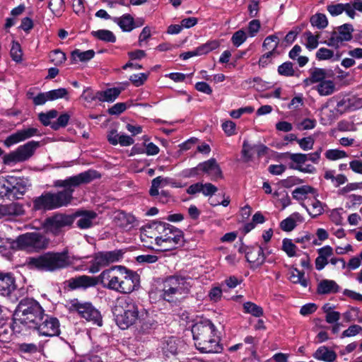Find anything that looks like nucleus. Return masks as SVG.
I'll return each mask as SVG.
<instances>
[{"label": "nucleus", "instance_id": "f257e3e1", "mask_svg": "<svg viewBox=\"0 0 362 362\" xmlns=\"http://www.w3.org/2000/svg\"><path fill=\"white\" fill-rule=\"evenodd\" d=\"M101 177L98 170L89 169L78 175L68 177L65 180H57L54 182V187L64 189L57 192H44L41 195L34 197L32 200V211L45 213L67 206L74 199L75 188L81 185L89 184Z\"/></svg>", "mask_w": 362, "mask_h": 362}, {"label": "nucleus", "instance_id": "f03ea898", "mask_svg": "<svg viewBox=\"0 0 362 362\" xmlns=\"http://www.w3.org/2000/svg\"><path fill=\"white\" fill-rule=\"evenodd\" d=\"M98 285L103 288L122 293H130L140 283V276L134 271L122 265L112 266L103 270L98 276H95Z\"/></svg>", "mask_w": 362, "mask_h": 362}, {"label": "nucleus", "instance_id": "7ed1b4c3", "mask_svg": "<svg viewBox=\"0 0 362 362\" xmlns=\"http://www.w3.org/2000/svg\"><path fill=\"white\" fill-rule=\"evenodd\" d=\"M45 310L34 298H25L20 300L15 311L11 328L21 335L30 334L33 329L44 317Z\"/></svg>", "mask_w": 362, "mask_h": 362}, {"label": "nucleus", "instance_id": "20e7f679", "mask_svg": "<svg viewBox=\"0 0 362 362\" xmlns=\"http://www.w3.org/2000/svg\"><path fill=\"white\" fill-rule=\"evenodd\" d=\"M193 339L197 348L203 353H219L222 346L216 336L214 325L208 320L194 324L192 327Z\"/></svg>", "mask_w": 362, "mask_h": 362}, {"label": "nucleus", "instance_id": "39448f33", "mask_svg": "<svg viewBox=\"0 0 362 362\" xmlns=\"http://www.w3.org/2000/svg\"><path fill=\"white\" fill-rule=\"evenodd\" d=\"M71 264L68 250L62 252H47L37 257H28L27 260L30 269L47 272L65 269Z\"/></svg>", "mask_w": 362, "mask_h": 362}, {"label": "nucleus", "instance_id": "423d86ee", "mask_svg": "<svg viewBox=\"0 0 362 362\" xmlns=\"http://www.w3.org/2000/svg\"><path fill=\"white\" fill-rule=\"evenodd\" d=\"M112 313L117 325L121 329H127L140 320L139 305L129 296L116 300Z\"/></svg>", "mask_w": 362, "mask_h": 362}, {"label": "nucleus", "instance_id": "0eeeda50", "mask_svg": "<svg viewBox=\"0 0 362 362\" xmlns=\"http://www.w3.org/2000/svg\"><path fill=\"white\" fill-rule=\"evenodd\" d=\"M49 243V239L44 235L37 232H30L18 235L11 243V247L20 250L40 252L46 249Z\"/></svg>", "mask_w": 362, "mask_h": 362}, {"label": "nucleus", "instance_id": "6e6552de", "mask_svg": "<svg viewBox=\"0 0 362 362\" xmlns=\"http://www.w3.org/2000/svg\"><path fill=\"white\" fill-rule=\"evenodd\" d=\"M190 287L186 278L169 276L163 281V299L170 303L175 302L178 296L187 294Z\"/></svg>", "mask_w": 362, "mask_h": 362}, {"label": "nucleus", "instance_id": "1a4fd4ad", "mask_svg": "<svg viewBox=\"0 0 362 362\" xmlns=\"http://www.w3.org/2000/svg\"><path fill=\"white\" fill-rule=\"evenodd\" d=\"M182 236V230L168 223L160 222V252L175 249L181 243Z\"/></svg>", "mask_w": 362, "mask_h": 362}, {"label": "nucleus", "instance_id": "9d476101", "mask_svg": "<svg viewBox=\"0 0 362 362\" xmlns=\"http://www.w3.org/2000/svg\"><path fill=\"white\" fill-rule=\"evenodd\" d=\"M40 143L35 141H30L23 145L19 146L15 151L6 153L3 157V163L10 165L29 160L35 153Z\"/></svg>", "mask_w": 362, "mask_h": 362}, {"label": "nucleus", "instance_id": "9b49d317", "mask_svg": "<svg viewBox=\"0 0 362 362\" xmlns=\"http://www.w3.org/2000/svg\"><path fill=\"white\" fill-rule=\"evenodd\" d=\"M70 304L71 310L77 312L80 317L98 327L103 325L100 312L90 302H81L77 298H74L71 300Z\"/></svg>", "mask_w": 362, "mask_h": 362}, {"label": "nucleus", "instance_id": "f8f14e48", "mask_svg": "<svg viewBox=\"0 0 362 362\" xmlns=\"http://www.w3.org/2000/svg\"><path fill=\"white\" fill-rule=\"evenodd\" d=\"M60 323L59 320L44 313V317L37 325L33 329L32 332H37L40 335L45 337L59 336L61 333Z\"/></svg>", "mask_w": 362, "mask_h": 362}, {"label": "nucleus", "instance_id": "ddd939ff", "mask_svg": "<svg viewBox=\"0 0 362 362\" xmlns=\"http://www.w3.org/2000/svg\"><path fill=\"white\" fill-rule=\"evenodd\" d=\"M74 222V216L66 214H56L46 218L45 228L47 231L58 235L62 228L69 226Z\"/></svg>", "mask_w": 362, "mask_h": 362}, {"label": "nucleus", "instance_id": "4468645a", "mask_svg": "<svg viewBox=\"0 0 362 362\" xmlns=\"http://www.w3.org/2000/svg\"><path fill=\"white\" fill-rule=\"evenodd\" d=\"M66 286L71 291L77 289L86 290L98 285L96 278L93 276L79 275L71 277L64 282Z\"/></svg>", "mask_w": 362, "mask_h": 362}, {"label": "nucleus", "instance_id": "2eb2a0df", "mask_svg": "<svg viewBox=\"0 0 362 362\" xmlns=\"http://www.w3.org/2000/svg\"><path fill=\"white\" fill-rule=\"evenodd\" d=\"M289 156L292 163L289 165L290 168L297 170L305 173H313L316 168L310 164L303 165L307 162V156L305 153H286Z\"/></svg>", "mask_w": 362, "mask_h": 362}, {"label": "nucleus", "instance_id": "dca6fc26", "mask_svg": "<svg viewBox=\"0 0 362 362\" xmlns=\"http://www.w3.org/2000/svg\"><path fill=\"white\" fill-rule=\"evenodd\" d=\"M16 288L17 285L13 274L0 272V295L9 297Z\"/></svg>", "mask_w": 362, "mask_h": 362}, {"label": "nucleus", "instance_id": "f3484780", "mask_svg": "<svg viewBox=\"0 0 362 362\" xmlns=\"http://www.w3.org/2000/svg\"><path fill=\"white\" fill-rule=\"evenodd\" d=\"M199 168L204 173L210 177L211 180L216 181L223 177L222 171L215 158H211L199 164Z\"/></svg>", "mask_w": 362, "mask_h": 362}, {"label": "nucleus", "instance_id": "a211bd4d", "mask_svg": "<svg viewBox=\"0 0 362 362\" xmlns=\"http://www.w3.org/2000/svg\"><path fill=\"white\" fill-rule=\"evenodd\" d=\"M156 305H152L151 308L146 309V317L142 319L140 331L142 333H148L150 330L155 329L158 325V315Z\"/></svg>", "mask_w": 362, "mask_h": 362}, {"label": "nucleus", "instance_id": "6ab92c4d", "mask_svg": "<svg viewBox=\"0 0 362 362\" xmlns=\"http://www.w3.org/2000/svg\"><path fill=\"white\" fill-rule=\"evenodd\" d=\"M71 216H74V220L76 218L80 217L76 222L79 228L87 229L93 226V220L97 217V214L94 211L78 210Z\"/></svg>", "mask_w": 362, "mask_h": 362}, {"label": "nucleus", "instance_id": "aec40b11", "mask_svg": "<svg viewBox=\"0 0 362 362\" xmlns=\"http://www.w3.org/2000/svg\"><path fill=\"white\" fill-rule=\"evenodd\" d=\"M245 257L250 263L259 267L262 265L265 260L266 256L263 251V247L260 245H255L246 252Z\"/></svg>", "mask_w": 362, "mask_h": 362}, {"label": "nucleus", "instance_id": "412c9836", "mask_svg": "<svg viewBox=\"0 0 362 362\" xmlns=\"http://www.w3.org/2000/svg\"><path fill=\"white\" fill-rule=\"evenodd\" d=\"M12 186L7 187L6 192H12L11 199H18L27 192V183L23 178L11 177Z\"/></svg>", "mask_w": 362, "mask_h": 362}, {"label": "nucleus", "instance_id": "4be33fe9", "mask_svg": "<svg viewBox=\"0 0 362 362\" xmlns=\"http://www.w3.org/2000/svg\"><path fill=\"white\" fill-rule=\"evenodd\" d=\"M25 210L21 204L12 202L8 204L0 205V218L4 216H18L24 214Z\"/></svg>", "mask_w": 362, "mask_h": 362}, {"label": "nucleus", "instance_id": "5701e85b", "mask_svg": "<svg viewBox=\"0 0 362 362\" xmlns=\"http://www.w3.org/2000/svg\"><path fill=\"white\" fill-rule=\"evenodd\" d=\"M106 257L103 251L94 253L93 259L90 262L89 272L95 274L98 272L103 267L108 266Z\"/></svg>", "mask_w": 362, "mask_h": 362}, {"label": "nucleus", "instance_id": "b1692460", "mask_svg": "<svg viewBox=\"0 0 362 362\" xmlns=\"http://www.w3.org/2000/svg\"><path fill=\"white\" fill-rule=\"evenodd\" d=\"M122 90V88L115 87L105 90H98L96 97L99 101L112 103L119 97Z\"/></svg>", "mask_w": 362, "mask_h": 362}, {"label": "nucleus", "instance_id": "393cba45", "mask_svg": "<svg viewBox=\"0 0 362 362\" xmlns=\"http://www.w3.org/2000/svg\"><path fill=\"white\" fill-rule=\"evenodd\" d=\"M113 22L117 23L124 32H131L136 28L134 18L129 13H125L121 17H113Z\"/></svg>", "mask_w": 362, "mask_h": 362}, {"label": "nucleus", "instance_id": "a878e982", "mask_svg": "<svg viewBox=\"0 0 362 362\" xmlns=\"http://www.w3.org/2000/svg\"><path fill=\"white\" fill-rule=\"evenodd\" d=\"M327 8L328 12L333 16L340 15L344 11L352 19L354 18L356 16V12L353 11L351 9L352 7L347 3L331 4L327 6Z\"/></svg>", "mask_w": 362, "mask_h": 362}, {"label": "nucleus", "instance_id": "bb28decb", "mask_svg": "<svg viewBox=\"0 0 362 362\" xmlns=\"http://www.w3.org/2000/svg\"><path fill=\"white\" fill-rule=\"evenodd\" d=\"M339 291V285L333 280L323 279L317 285V292L319 294H328L337 293Z\"/></svg>", "mask_w": 362, "mask_h": 362}, {"label": "nucleus", "instance_id": "cd10ccee", "mask_svg": "<svg viewBox=\"0 0 362 362\" xmlns=\"http://www.w3.org/2000/svg\"><path fill=\"white\" fill-rule=\"evenodd\" d=\"M313 356L317 360L326 362H334L337 358L336 353L325 346L319 347Z\"/></svg>", "mask_w": 362, "mask_h": 362}, {"label": "nucleus", "instance_id": "c85d7f7f", "mask_svg": "<svg viewBox=\"0 0 362 362\" xmlns=\"http://www.w3.org/2000/svg\"><path fill=\"white\" fill-rule=\"evenodd\" d=\"M94 56L95 52L93 49L82 52L78 49H76L71 52V64H75L78 59L82 62L90 61Z\"/></svg>", "mask_w": 362, "mask_h": 362}, {"label": "nucleus", "instance_id": "c756f323", "mask_svg": "<svg viewBox=\"0 0 362 362\" xmlns=\"http://www.w3.org/2000/svg\"><path fill=\"white\" fill-rule=\"evenodd\" d=\"M158 228V222L152 221L144 225L141 228V236L153 238L156 244H158V236L156 235V229Z\"/></svg>", "mask_w": 362, "mask_h": 362}, {"label": "nucleus", "instance_id": "7c9ffc66", "mask_svg": "<svg viewBox=\"0 0 362 362\" xmlns=\"http://www.w3.org/2000/svg\"><path fill=\"white\" fill-rule=\"evenodd\" d=\"M177 345L173 337L165 339L162 342L163 354L166 356H174L177 353Z\"/></svg>", "mask_w": 362, "mask_h": 362}, {"label": "nucleus", "instance_id": "2f4dec72", "mask_svg": "<svg viewBox=\"0 0 362 362\" xmlns=\"http://www.w3.org/2000/svg\"><path fill=\"white\" fill-rule=\"evenodd\" d=\"M315 189L309 185H303L297 187L293 191V197L295 199L303 201L308 199V194H315Z\"/></svg>", "mask_w": 362, "mask_h": 362}, {"label": "nucleus", "instance_id": "473e14b6", "mask_svg": "<svg viewBox=\"0 0 362 362\" xmlns=\"http://www.w3.org/2000/svg\"><path fill=\"white\" fill-rule=\"evenodd\" d=\"M91 35L94 37L105 42L114 43L117 40L115 34L109 30L101 29L92 31Z\"/></svg>", "mask_w": 362, "mask_h": 362}, {"label": "nucleus", "instance_id": "72a5a7b5", "mask_svg": "<svg viewBox=\"0 0 362 362\" xmlns=\"http://www.w3.org/2000/svg\"><path fill=\"white\" fill-rule=\"evenodd\" d=\"M279 44V38L276 35H271L267 36L262 44V47L264 49L269 50V52H272L274 53H276L279 54L277 51V47Z\"/></svg>", "mask_w": 362, "mask_h": 362}, {"label": "nucleus", "instance_id": "f704fd0d", "mask_svg": "<svg viewBox=\"0 0 362 362\" xmlns=\"http://www.w3.org/2000/svg\"><path fill=\"white\" fill-rule=\"evenodd\" d=\"M337 36L340 41H349L352 39L354 28L351 24L345 23L338 28Z\"/></svg>", "mask_w": 362, "mask_h": 362}, {"label": "nucleus", "instance_id": "c9c22d12", "mask_svg": "<svg viewBox=\"0 0 362 362\" xmlns=\"http://www.w3.org/2000/svg\"><path fill=\"white\" fill-rule=\"evenodd\" d=\"M317 90L320 95H329L334 93L335 85L332 81L327 80L319 83Z\"/></svg>", "mask_w": 362, "mask_h": 362}, {"label": "nucleus", "instance_id": "e433bc0d", "mask_svg": "<svg viewBox=\"0 0 362 362\" xmlns=\"http://www.w3.org/2000/svg\"><path fill=\"white\" fill-rule=\"evenodd\" d=\"M10 55L13 61L20 63L23 60V51L20 43L17 41L12 42V46L10 50Z\"/></svg>", "mask_w": 362, "mask_h": 362}, {"label": "nucleus", "instance_id": "4c0bfd02", "mask_svg": "<svg viewBox=\"0 0 362 362\" xmlns=\"http://www.w3.org/2000/svg\"><path fill=\"white\" fill-rule=\"evenodd\" d=\"M310 74L312 76L313 81L316 83H322L325 81V78L328 76H331L327 73V71L324 69L314 68L310 70Z\"/></svg>", "mask_w": 362, "mask_h": 362}, {"label": "nucleus", "instance_id": "58836bf2", "mask_svg": "<svg viewBox=\"0 0 362 362\" xmlns=\"http://www.w3.org/2000/svg\"><path fill=\"white\" fill-rule=\"evenodd\" d=\"M109 264L119 262L123 258L125 250L119 249L112 251H103Z\"/></svg>", "mask_w": 362, "mask_h": 362}, {"label": "nucleus", "instance_id": "ea45409f", "mask_svg": "<svg viewBox=\"0 0 362 362\" xmlns=\"http://www.w3.org/2000/svg\"><path fill=\"white\" fill-rule=\"evenodd\" d=\"M49 58L50 62L56 66L62 64L66 59V54L60 49H54L49 52Z\"/></svg>", "mask_w": 362, "mask_h": 362}, {"label": "nucleus", "instance_id": "a19ab883", "mask_svg": "<svg viewBox=\"0 0 362 362\" xmlns=\"http://www.w3.org/2000/svg\"><path fill=\"white\" fill-rule=\"evenodd\" d=\"M48 8L54 15L59 16L62 15L65 8L64 1L50 0L48 4Z\"/></svg>", "mask_w": 362, "mask_h": 362}, {"label": "nucleus", "instance_id": "79ce46f5", "mask_svg": "<svg viewBox=\"0 0 362 362\" xmlns=\"http://www.w3.org/2000/svg\"><path fill=\"white\" fill-rule=\"evenodd\" d=\"M243 308L246 313L251 314L255 317H260L263 315V309L252 302H246L243 304Z\"/></svg>", "mask_w": 362, "mask_h": 362}, {"label": "nucleus", "instance_id": "37998d69", "mask_svg": "<svg viewBox=\"0 0 362 362\" xmlns=\"http://www.w3.org/2000/svg\"><path fill=\"white\" fill-rule=\"evenodd\" d=\"M310 23L319 29L325 28L328 25L327 17L323 13H317L310 18Z\"/></svg>", "mask_w": 362, "mask_h": 362}, {"label": "nucleus", "instance_id": "c03bdc74", "mask_svg": "<svg viewBox=\"0 0 362 362\" xmlns=\"http://www.w3.org/2000/svg\"><path fill=\"white\" fill-rule=\"evenodd\" d=\"M313 195V200L312 201L310 205H311V210L309 211L308 209H307V211L308 213L313 217H316L321 214H322L324 209L322 206V204L316 199V196L317 195L315 192Z\"/></svg>", "mask_w": 362, "mask_h": 362}, {"label": "nucleus", "instance_id": "a18cd8bd", "mask_svg": "<svg viewBox=\"0 0 362 362\" xmlns=\"http://www.w3.org/2000/svg\"><path fill=\"white\" fill-rule=\"evenodd\" d=\"M69 119L70 115L68 113L65 112L61 114L57 118V121L52 123L51 128L54 131H57L60 128L66 127L69 123Z\"/></svg>", "mask_w": 362, "mask_h": 362}, {"label": "nucleus", "instance_id": "49530a36", "mask_svg": "<svg viewBox=\"0 0 362 362\" xmlns=\"http://www.w3.org/2000/svg\"><path fill=\"white\" fill-rule=\"evenodd\" d=\"M220 46V42L218 40H214L208 41L205 44H203L199 46L198 50L200 55L206 54L216 49H217Z\"/></svg>", "mask_w": 362, "mask_h": 362}, {"label": "nucleus", "instance_id": "de8ad7c7", "mask_svg": "<svg viewBox=\"0 0 362 362\" xmlns=\"http://www.w3.org/2000/svg\"><path fill=\"white\" fill-rule=\"evenodd\" d=\"M282 250L284 251L289 257L296 256L297 247L291 239L284 238L282 241Z\"/></svg>", "mask_w": 362, "mask_h": 362}, {"label": "nucleus", "instance_id": "09e8293b", "mask_svg": "<svg viewBox=\"0 0 362 362\" xmlns=\"http://www.w3.org/2000/svg\"><path fill=\"white\" fill-rule=\"evenodd\" d=\"M255 150L254 145L252 146L249 144L247 140H245L243 144V148L241 151L242 157L243 158L244 162H249L252 157V151Z\"/></svg>", "mask_w": 362, "mask_h": 362}, {"label": "nucleus", "instance_id": "8fccbe9b", "mask_svg": "<svg viewBox=\"0 0 362 362\" xmlns=\"http://www.w3.org/2000/svg\"><path fill=\"white\" fill-rule=\"evenodd\" d=\"M48 99L51 101L64 98L68 95V91L64 88H59L46 92Z\"/></svg>", "mask_w": 362, "mask_h": 362}, {"label": "nucleus", "instance_id": "3c124183", "mask_svg": "<svg viewBox=\"0 0 362 362\" xmlns=\"http://www.w3.org/2000/svg\"><path fill=\"white\" fill-rule=\"evenodd\" d=\"M18 349L22 354H34L38 352V347L34 343L19 344Z\"/></svg>", "mask_w": 362, "mask_h": 362}, {"label": "nucleus", "instance_id": "603ef678", "mask_svg": "<svg viewBox=\"0 0 362 362\" xmlns=\"http://www.w3.org/2000/svg\"><path fill=\"white\" fill-rule=\"evenodd\" d=\"M278 73L285 76H293L295 74L293 64L290 62L283 63L278 67Z\"/></svg>", "mask_w": 362, "mask_h": 362}, {"label": "nucleus", "instance_id": "864d4df0", "mask_svg": "<svg viewBox=\"0 0 362 362\" xmlns=\"http://www.w3.org/2000/svg\"><path fill=\"white\" fill-rule=\"evenodd\" d=\"M23 141L20 131L18 130L16 132L9 135L4 140V144L6 147L9 148L11 146L16 144L19 142Z\"/></svg>", "mask_w": 362, "mask_h": 362}, {"label": "nucleus", "instance_id": "5fc2aeb1", "mask_svg": "<svg viewBox=\"0 0 362 362\" xmlns=\"http://www.w3.org/2000/svg\"><path fill=\"white\" fill-rule=\"evenodd\" d=\"M247 83L252 85L253 83L252 87L259 91L264 90L268 88V83L264 81L259 77H255L252 79H248L245 81Z\"/></svg>", "mask_w": 362, "mask_h": 362}, {"label": "nucleus", "instance_id": "6e6d98bb", "mask_svg": "<svg viewBox=\"0 0 362 362\" xmlns=\"http://www.w3.org/2000/svg\"><path fill=\"white\" fill-rule=\"evenodd\" d=\"M130 105L127 103H117L107 110L110 115H119L124 112Z\"/></svg>", "mask_w": 362, "mask_h": 362}, {"label": "nucleus", "instance_id": "4d7b16f0", "mask_svg": "<svg viewBox=\"0 0 362 362\" xmlns=\"http://www.w3.org/2000/svg\"><path fill=\"white\" fill-rule=\"evenodd\" d=\"M325 156L327 159L335 160L347 156L346 153L338 149H330L326 151Z\"/></svg>", "mask_w": 362, "mask_h": 362}, {"label": "nucleus", "instance_id": "13d9d810", "mask_svg": "<svg viewBox=\"0 0 362 362\" xmlns=\"http://www.w3.org/2000/svg\"><path fill=\"white\" fill-rule=\"evenodd\" d=\"M315 140L312 136L304 137L298 140V144L300 148L303 151H309L313 149Z\"/></svg>", "mask_w": 362, "mask_h": 362}, {"label": "nucleus", "instance_id": "bf43d9fd", "mask_svg": "<svg viewBox=\"0 0 362 362\" xmlns=\"http://www.w3.org/2000/svg\"><path fill=\"white\" fill-rule=\"evenodd\" d=\"M247 39L246 33L245 31L240 30L236 31L232 36L231 40L235 47H239Z\"/></svg>", "mask_w": 362, "mask_h": 362}, {"label": "nucleus", "instance_id": "052dcab7", "mask_svg": "<svg viewBox=\"0 0 362 362\" xmlns=\"http://www.w3.org/2000/svg\"><path fill=\"white\" fill-rule=\"evenodd\" d=\"M147 79V75L144 73L136 74L130 76V81L136 87L142 86Z\"/></svg>", "mask_w": 362, "mask_h": 362}, {"label": "nucleus", "instance_id": "680f3d73", "mask_svg": "<svg viewBox=\"0 0 362 362\" xmlns=\"http://www.w3.org/2000/svg\"><path fill=\"white\" fill-rule=\"evenodd\" d=\"M21 134L23 141L28 139L34 136L40 135L39 130L35 127H29L19 130Z\"/></svg>", "mask_w": 362, "mask_h": 362}, {"label": "nucleus", "instance_id": "e2e57ef3", "mask_svg": "<svg viewBox=\"0 0 362 362\" xmlns=\"http://www.w3.org/2000/svg\"><path fill=\"white\" fill-rule=\"evenodd\" d=\"M296 226L295 220L291 217H288L280 223V227L284 231L290 232L293 230Z\"/></svg>", "mask_w": 362, "mask_h": 362}, {"label": "nucleus", "instance_id": "0e129e2a", "mask_svg": "<svg viewBox=\"0 0 362 362\" xmlns=\"http://www.w3.org/2000/svg\"><path fill=\"white\" fill-rule=\"evenodd\" d=\"M334 56V52L327 48L322 47L316 53V57L319 60H327Z\"/></svg>", "mask_w": 362, "mask_h": 362}, {"label": "nucleus", "instance_id": "69168bd1", "mask_svg": "<svg viewBox=\"0 0 362 362\" xmlns=\"http://www.w3.org/2000/svg\"><path fill=\"white\" fill-rule=\"evenodd\" d=\"M307 37L306 47L309 49H315L318 45V39L317 36H314L311 32L307 31L305 33Z\"/></svg>", "mask_w": 362, "mask_h": 362}, {"label": "nucleus", "instance_id": "338daca9", "mask_svg": "<svg viewBox=\"0 0 362 362\" xmlns=\"http://www.w3.org/2000/svg\"><path fill=\"white\" fill-rule=\"evenodd\" d=\"M362 330V327L358 325H353L342 332L341 337H353L358 334Z\"/></svg>", "mask_w": 362, "mask_h": 362}, {"label": "nucleus", "instance_id": "774afa93", "mask_svg": "<svg viewBox=\"0 0 362 362\" xmlns=\"http://www.w3.org/2000/svg\"><path fill=\"white\" fill-rule=\"evenodd\" d=\"M34 27L33 21L29 17H25L21 20L19 28L26 33H29Z\"/></svg>", "mask_w": 362, "mask_h": 362}]
</instances>
